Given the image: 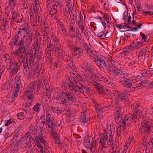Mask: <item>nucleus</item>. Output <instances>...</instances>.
<instances>
[{
    "mask_svg": "<svg viewBox=\"0 0 153 153\" xmlns=\"http://www.w3.org/2000/svg\"><path fill=\"white\" fill-rule=\"evenodd\" d=\"M83 88L84 93L85 92L86 94H88L90 92L91 90V88L89 84L87 85H83Z\"/></svg>",
    "mask_w": 153,
    "mask_h": 153,
    "instance_id": "37",
    "label": "nucleus"
},
{
    "mask_svg": "<svg viewBox=\"0 0 153 153\" xmlns=\"http://www.w3.org/2000/svg\"><path fill=\"white\" fill-rule=\"evenodd\" d=\"M132 115L134 121L136 122L137 119L143 117V114L139 108L135 107L133 110Z\"/></svg>",
    "mask_w": 153,
    "mask_h": 153,
    "instance_id": "6",
    "label": "nucleus"
},
{
    "mask_svg": "<svg viewBox=\"0 0 153 153\" xmlns=\"http://www.w3.org/2000/svg\"><path fill=\"white\" fill-rule=\"evenodd\" d=\"M78 25V27L79 28L80 30L82 31V32H83V30H84V26L83 25V22H79V23H77Z\"/></svg>",
    "mask_w": 153,
    "mask_h": 153,
    "instance_id": "61",
    "label": "nucleus"
},
{
    "mask_svg": "<svg viewBox=\"0 0 153 153\" xmlns=\"http://www.w3.org/2000/svg\"><path fill=\"white\" fill-rule=\"evenodd\" d=\"M25 37V33H24L22 38H20V39L18 35H15L13 37L12 39L13 43L16 46L21 47L22 45V47H25V42L24 38Z\"/></svg>",
    "mask_w": 153,
    "mask_h": 153,
    "instance_id": "3",
    "label": "nucleus"
},
{
    "mask_svg": "<svg viewBox=\"0 0 153 153\" xmlns=\"http://www.w3.org/2000/svg\"><path fill=\"white\" fill-rule=\"evenodd\" d=\"M26 114L24 112H20L17 114V118L19 120H22L24 119L25 115Z\"/></svg>",
    "mask_w": 153,
    "mask_h": 153,
    "instance_id": "46",
    "label": "nucleus"
},
{
    "mask_svg": "<svg viewBox=\"0 0 153 153\" xmlns=\"http://www.w3.org/2000/svg\"><path fill=\"white\" fill-rule=\"evenodd\" d=\"M126 73L124 71H123L119 69H115L114 72V74H113L114 76L116 75L119 76V75H123L124 76L125 75Z\"/></svg>",
    "mask_w": 153,
    "mask_h": 153,
    "instance_id": "35",
    "label": "nucleus"
},
{
    "mask_svg": "<svg viewBox=\"0 0 153 153\" xmlns=\"http://www.w3.org/2000/svg\"><path fill=\"white\" fill-rule=\"evenodd\" d=\"M23 105L25 107L23 108V109L25 111V113L26 114V112L28 111L30 109V107L31 106V103H30V102L25 103Z\"/></svg>",
    "mask_w": 153,
    "mask_h": 153,
    "instance_id": "41",
    "label": "nucleus"
},
{
    "mask_svg": "<svg viewBox=\"0 0 153 153\" xmlns=\"http://www.w3.org/2000/svg\"><path fill=\"white\" fill-rule=\"evenodd\" d=\"M72 74L74 75V76L75 78L77 79L78 80L81 81H84V80H83V78L79 75L78 74H75V73H72Z\"/></svg>",
    "mask_w": 153,
    "mask_h": 153,
    "instance_id": "53",
    "label": "nucleus"
},
{
    "mask_svg": "<svg viewBox=\"0 0 153 153\" xmlns=\"http://www.w3.org/2000/svg\"><path fill=\"white\" fill-rule=\"evenodd\" d=\"M89 118L86 111H84L81 114L80 121L81 123L85 124V123L88 122L89 121Z\"/></svg>",
    "mask_w": 153,
    "mask_h": 153,
    "instance_id": "15",
    "label": "nucleus"
},
{
    "mask_svg": "<svg viewBox=\"0 0 153 153\" xmlns=\"http://www.w3.org/2000/svg\"><path fill=\"white\" fill-rule=\"evenodd\" d=\"M136 58H137L135 56L133 57L131 62L128 63L127 65L130 67L131 66H132L133 65H134L136 63L135 60Z\"/></svg>",
    "mask_w": 153,
    "mask_h": 153,
    "instance_id": "54",
    "label": "nucleus"
},
{
    "mask_svg": "<svg viewBox=\"0 0 153 153\" xmlns=\"http://www.w3.org/2000/svg\"><path fill=\"white\" fill-rule=\"evenodd\" d=\"M37 82L33 81L31 82L30 84L28 85L30 86L32 89H35V88L36 86Z\"/></svg>",
    "mask_w": 153,
    "mask_h": 153,
    "instance_id": "62",
    "label": "nucleus"
},
{
    "mask_svg": "<svg viewBox=\"0 0 153 153\" xmlns=\"http://www.w3.org/2000/svg\"><path fill=\"white\" fill-rule=\"evenodd\" d=\"M40 104L38 103L33 107V110L35 112H39L40 111Z\"/></svg>",
    "mask_w": 153,
    "mask_h": 153,
    "instance_id": "52",
    "label": "nucleus"
},
{
    "mask_svg": "<svg viewBox=\"0 0 153 153\" xmlns=\"http://www.w3.org/2000/svg\"><path fill=\"white\" fill-rule=\"evenodd\" d=\"M112 102L113 105L115 107V108H117L118 107L120 108L122 107L120 101L117 98H115V100Z\"/></svg>",
    "mask_w": 153,
    "mask_h": 153,
    "instance_id": "32",
    "label": "nucleus"
},
{
    "mask_svg": "<svg viewBox=\"0 0 153 153\" xmlns=\"http://www.w3.org/2000/svg\"><path fill=\"white\" fill-rule=\"evenodd\" d=\"M138 63H141L143 62L145 59V56H138Z\"/></svg>",
    "mask_w": 153,
    "mask_h": 153,
    "instance_id": "63",
    "label": "nucleus"
},
{
    "mask_svg": "<svg viewBox=\"0 0 153 153\" xmlns=\"http://www.w3.org/2000/svg\"><path fill=\"white\" fill-rule=\"evenodd\" d=\"M26 34V37L27 36V39L26 41L27 43L29 44L31 43L33 40V33H32L31 31H30L25 33Z\"/></svg>",
    "mask_w": 153,
    "mask_h": 153,
    "instance_id": "25",
    "label": "nucleus"
},
{
    "mask_svg": "<svg viewBox=\"0 0 153 153\" xmlns=\"http://www.w3.org/2000/svg\"><path fill=\"white\" fill-rule=\"evenodd\" d=\"M21 65L20 63L17 62L16 61L14 60L13 64L8 68L9 69L11 70L10 74L13 75L16 74L20 69Z\"/></svg>",
    "mask_w": 153,
    "mask_h": 153,
    "instance_id": "7",
    "label": "nucleus"
},
{
    "mask_svg": "<svg viewBox=\"0 0 153 153\" xmlns=\"http://www.w3.org/2000/svg\"><path fill=\"white\" fill-rule=\"evenodd\" d=\"M146 52V49L143 48L142 49L139 53L138 56H145Z\"/></svg>",
    "mask_w": 153,
    "mask_h": 153,
    "instance_id": "59",
    "label": "nucleus"
},
{
    "mask_svg": "<svg viewBox=\"0 0 153 153\" xmlns=\"http://www.w3.org/2000/svg\"><path fill=\"white\" fill-rule=\"evenodd\" d=\"M28 131L27 133L25 134L26 137H30L34 139L35 137V135H36V133L37 132V129L35 126L33 125H31L28 128Z\"/></svg>",
    "mask_w": 153,
    "mask_h": 153,
    "instance_id": "8",
    "label": "nucleus"
},
{
    "mask_svg": "<svg viewBox=\"0 0 153 153\" xmlns=\"http://www.w3.org/2000/svg\"><path fill=\"white\" fill-rule=\"evenodd\" d=\"M64 55L62 61L65 62V64L69 63V62L73 61L72 58L68 54L67 52L65 53H64Z\"/></svg>",
    "mask_w": 153,
    "mask_h": 153,
    "instance_id": "23",
    "label": "nucleus"
},
{
    "mask_svg": "<svg viewBox=\"0 0 153 153\" xmlns=\"http://www.w3.org/2000/svg\"><path fill=\"white\" fill-rule=\"evenodd\" d=\"M100 147L101 148L100 153H106L107 148L105 145H101Z\"/></svg>",
    "mask_w": 153,
    "mask_h": 153,
    "instance_id": "64",
    "label": "nucleus"
},
{
    "mask_svg": "<svg viewBox=\"0 0 153 153\" xmlns=\"http://www.w3.org/2000/svg\"><path fill=\"white\" fill-rule=\"evenodd\" d=\"M19 29L20 30L25 31V33L30 31V27L28 23L25 22L19 26Z\"/></svg>",
    "mask_w": 153,
    "mask_h": 153,
    "instance_id": "17",
    "label": "nucleus"
},
{
    "mask_svg": "<svg viewBox=\"0 0 153 153\" xmlns=\"http://www.w3.org/2000/svg\"><path fill=\"white\" fill-rule=\"evenodd\" d=\"M129 78L131 82V86H133V84H134L138 81V80L136 79V77H135L134 76H132Z\"/></svg>",
    "mask_w": 153,
    "mask_h": 153,
    "instance_id": "50",
    "label": "nucleus"
},
{
    "mask_svg": "<svg viewBox=\"0 0 153 153\" xmlns=\"http://www.w3.org/2000/svg\"><path fill=\"white\" fill-rule=\"evenodd\" d=\"M134 120L133 117L131 114H128L126 115L123 119H122L120 121L119 123H120L121 126L122 124L125 126H128L131 125L133 120Z\"/></svg>",
    "mask_w": 153,
    "mask_h": 153,
    "instance_id": "4",
    "label": "nucleus"
},
{
    "mask_svg": "<svg viewBox=\"0 0 153 153\" xmlns=\"http://www.w3.org/2000/svg\"><path fill=\"white\" fill-rule=\"evenodd\" d=\"M42 16L40 15H39L38 13H36V22L37 25L39 26L41 25L42 22Z\"/></svg>",
    "mask_w": 153,
    "mask_h": 153,
    "instance_id": "24",
    "label": "nucleus"
},
{
    "mask_svg": "<svg viewBox=\"0 0 153 153\" xmlns=\"http://www.w3.org/2000/svg\"><path fill=\"white\" fill-rule=\"evenodd\" d=\"M94 107L95 108L96 112L97 114H100V113L105 111L104 108L102 107L101 108V107H99L98 106L96 105Z\"/></svg>",
    "mask_w": 153,
    "mask_h": 153,
    "instance_id": "38",
    "label": "nucleus"
},
{
    "mask_svg": "<svg viewBox=\"0 0 153 153\" xmlns=\"http://www.w3.org/2000/svg\"><path fill=\"white\" fill-rule=\"evenodd\" d=\"M126 92V90L125 91L119 92L117 93L118 97L123 102H125L128 100Z\"/></svg>",
    "mask_w": 153,
    "mask_h": 153,
    "instance_id": "16",
    "label": "nucleus"
},
{
    "mask_svg": "<svg viewBox=\"0 0 153 153\" xmlns=\"http://www.w3.org/2000/svg\"><path fill=\"white\" fill-rule=\"evenodd\" d=\"M107 145L111 146L113 145L114 139L113 137H110L108 139V138L107 139Z\"/></svg>",
    "mask_w": 153,
    "mask_h": 153,
    "instance_id": "57",
    "label": "nucleus"
},
{
    "mask_svg": "<svg viewBox=\"0 0 153 153\" xmlns=\"http://www.w3.org/2000/svg\"><path fill=\"white\" fill-rule=\"evenodd\" d=\"M82 68L87 73L90 75H94V68L90 63L85 62L84 65L82 67Z\"/></svg>",
    "mask_w": 153,
    "mask_h": 153,
    "instance_id": "9",
    "label": "nucleus"
},
{
    "mask_svg": "<svg viewBox=\"0 0 153 153\" xmlns=\"http://www.w3.org/2000/svg\"><path fill=\"white\" fill-rule=\"evenodd\" d=\"M44 113L40 116L42 123L45 125L46 124L48 125L51 124V123L53 122L51 120V112L50 108H47L46 114H45V110H44Z\"/></svg>",
    "mask_w": 153,
    "mask_h": 153,
    "instance_id": "2",
    "label": "nucleus"
},
{
    "mask_svg": "<svg viewBox=\"0 0 153 153\" xmlns=\"http://www.w3.org/2000/svg\"><path fill=\"white\" fill-rule=\"evenodd\" d=\"M83 85L79 81H77L76 83L74 85L73 89H71L70 90L71 91L74 90L75 92H78L79 94H83L84 91L83 88Z\"/></svg>",
    "mask_w": 153,
    "mask_h": 153,
    "instance_id": "11",
    "label": "nucleus"
},
{
    "mask_svg": "<svg viewBox=\"0 0 153 153\" xmlns=\"http://www.w3.org/2000/svg\"><path fill=\"white\" fill-rule=\"evenodd\" d=\"M84 44V48L87 52L89 54H91L92 53V50L91 49V46L90 44H87L85 42H83Z\"/></svg>",
    "mask_w": 153,
    "mask_h": 153,
    "instance_id": "29",
    "label": "nucleus"
},
{
    "mask_svg": "<svg viewBox=\"0 0 153 153\" xmlns=\"http://www.w3.org/2000/svg\"><path fill=\"white\" fill-rule=\"evenodd\" d=\"M64 65L66 69L68 71H70L71 69H72L75 71L76 69L75 63L73 61L70 62L69 63L65 64Z\"/></svg>",
    "mask_w": 153,
    "mask_h": 153,
    "instance_id": "19",
    "label": "nucleus"
},
{
    "mask_svg": "<svg viewBox=\"0 0 153 153\" xmlns=\"http://www.w3.org/2000/svg\"><path fill=\"white\" fill-rule=\"evenodd\" d=\"M33 10L34 11V12L35 13H36V12H39L41 11V8L38 5V3H35L34 5V4H33Z\"/></svg>",
    "mask_w": 153,
    "mask_h": 153,
    "instance_id": "42",
    "label": "nucleus"
},
{
    "mask_svg": "<svg viewBox=\"0 0 153 153\" xmlns=\"http://www.w3.org/2000/svg\"><path fill=\"white\" fill-rule=\"evenodd\" d=\"M149 71L147 69L143 70L141 71V73L143 76L146 77L149 75Z\"/></svg>",
    "mask_w": 153,
    "mask_h": 153,
    "instance_id": "49",
    "label": "nucleus"
},
{
    "mask_svg": "<svg viewBox=\"0 0 153 153\" xmlns=\"http://www.w3.org/2000/svg\"><path fill=\"white\" fill-rule=\"evenodd\" d=\"M134 45L136 48H138L143 46V43L142 42H140L136 41Z\"/></svg>",
    "mask_w": 153,
    "mask_h": 153,
    "instance_id": "60",
    "label": "nucleus"
},
{
    "mask_svg": "<svg viewBox=\"0 0 153 153\" xmlns=\"http://www.w3.org/2000/svg\"><path fill=\"white\" fill-rule=\"evenodd\" d=\"M113 106V103H111V102H108L105 105H104V107L103 108H104L105 110H108L109 108H112Z\"/></svg>",
    "mask_w": 153,
    "mask_h": 153,
    "instance_id": "51",
    "label": "nucleus"
},
{
    "mask_svg": "<svg viewBox=\"0 0 153 153\" xmlns=\"http://www.w3.org/2000/svg\"><path fill=\"white\" fill-rule=\"evenodd\" d=\"M26 51L25 47H22V45L21 47H19L17 49L15 50L12 53V54L13 55V57L17 58L19 57V52L21 53H24Z\"/></svg>",
    "mask_w": 153,
    "mask_h": 153,
    "instance_id": "12",
    "label": "nucleus"
},
{
    "mask_svg": "<svg viewBox=\"0 0 153 153\" xmlns=\"http://www.w3.org/2000/svg\"><path fill=\"white\" fill-rule=\"evenodd\" d=\"M122 114V112L115 111L114 113L115 120H119L121 118Z\"/></svg>",
    "mask_w": 153,
    "mask_h": 153,
    "instance_id": "45",
    "label": "nucleus"
},
{
    "mask_svg": "<svg viewBox=\"0 0 153 153\" xmlns=\"http://www.w3.org/2000/svg\"><path fill=\"white\" fill-rule=\"evenodd\" d=\"M107 133L106 131H105L104 132L103 134L102 135V137H100V143H101V145H105L106 144V140H107V138H108Z\"/></svg>",
    "mask_w": 153,
    "mask_h": 153,
    "instance_id": "22",
    "label": "nucleus"
},
{
    "mask_svg": "<svg viewBox=\"0 0 153 153\" xmlns=\"http://www.w3.org/2000/svg\"><path fill=\"white\" fill-rule=\"evenodd\" d=\"M94 107L95 108L96 112L97 114H100V113L105 111L104 108L102 107L101 108V107H99L98 106L96 105Z\"/></svg>",
    "mask_w": 153,
    "mask_h": 153,
    "instance_id": "39",
    "label": "nucleus"
},
{
    "mask_svg": "<svg viewBox=\"0 0 153 153\" xmlns=\"http://www.w3.org/2000/svg\"><path fill=\"white\" fill-rule=\"evenodd\" d=\"M73 51H74L73 53L74 56H76L77 57H79V56H82L83 54L82 49L79 47H74Z\"/></svg>",
    "mask_w": 153,
    "mask_h": 153,
    "instance_id": "18",
    "label": "nucleus"
},
{
    "mask_svg": "<svg viewBox=\"0 0 153 153\" xmlns=\"http://www.w3.org/2000/svg\"><path fill=\"white\" fill-rule=\"evenodd\" d=\"M52 45L51 43V41H48L47 43V47L46 49V51H50L52 50Z\"/></svg>",
    "mask_w": 153,
    "mask_h": 153,
    "instance_id": "55",
    "label": "nucleus"
},
{
    "mask_svg": "<svg viewBox=\"0 0 153 153\" xmlns=\"http://www.w3.org/2000/svg\"><path fill=\"white\" fill-rule=\"evenodd\" d=\"M65 95L71 102H73L75 100L74 95L73 94L69 91L67 92Z\"/></svg>",
    "mask_w": 153,
    "mask_h": 153,
    "instance_id": "33",
    "label": "nucleus"
},
{
    "mask_svg": "<svg viewBox=\"0 0 153 153\" xmlns=\"http://www.w3.org/2000/svg\"><path fill=\"white\" fill-rule=\"evenodd\" d=\"M24 74L27 77L30 78L31 77H33L36 74V70L33 68H29L27 70L24 71Z\"/></svg>",
    "mask_w": 153,
    "mask_h": 153,
    "instance_id": "14",
    "label": "nucleus"
},
{
    "mask_svg": "<svg viewBox=\"0 0 153 153\" xmlns=\"http://www.w3.org/2000/svg\"><path fill=\"white\" fill-rule=\"evenodd\" d=\"M67 100L66 99L59 97L57 99V102L60 104H65L67 103Z\"/></svg>",
    "mask_w": 153,
    "mask_h": 153,
    "instance_id": "40",
    "label": "nucleus"
},
{
    "mask_svg": "<svg viewBox=\"0 0 153 153\" xmlns=\"http://www.w3.org/2000/svg\"><path fill=\"white\" fill-rule=\"evenodd\" d=\"M121 124H119L116 127V133L117 134L116 137L118 140H121L122 138V133L121 131Z\"/></svg>",
    "mask_w": 153,
    "mask_h": 153,
    "instance_id": "20",
    "label": "nucleus"
},
{
    "mask_svg": "<svg viewBox=\"0 0 153 153\" xmlns=\"http://www.w3.org/2000/svg\"><path fill=\"white\" fill-rule=\"evenodd\" d=\"M109 59L108 56L101 55L98 57L97 56L94 58L93 61L100 70L101 69L106 68V67H109L110 64L108 63Z\"/></svg>",
    "mask_w": 153,
    "mask_h": 153,
    "instance_id": "1",
    "label": "nucleus"
},
{
    "mask_svg": "<svg viewBox=\"0 0 153 153\" xmlns=\"http://www.w3.org/2000/svg\"><path fill=\"white\" fill-rule=\"evenodd\" d=\"M137 39L136 40H134L133 41V43H131L129 46H126L125 48H124V52H129L132 50H133L134 49L135 43L136 41H137Z\"/></svg>",
    "mask_w": 153,
    "mask_h": 153,
    "instance_id": "21",
    "label": "nucleus"
},
{
    "mask_svg": "<svg viewBox=\"0 0 153 153\" xmlns=\"http://www.w3.org/2000/svg\"><path fill=\"white\" fill-rule=\"evenodd\" d=\"M10 83L9 82H6L2 86V90H7L10 89L11 87Z\"/></svg>",
    "mask_w": 153,
    "mask_h": 153,
    "instance_id": "36",
    "label": "nucleus"
},
{
    "mask_svg": "<svg viewBox=\"0 0 153 153\" xmlns=\"http://www.w3.org/2000/svg\"><path fill=\"white\" fill-rule=\"evenodd\" d=\"M33 139L30 137H26V135L22 138V145L25 148H26L27 147H31V142L33 140Z\"/></svg>",
    "mask_w": 153,
    "mask_h": 153,
    "instance_id": "10",
    "label": "nucleus"
},
{
    "mask_svg": "<svg viewBox=\"0 0 153 153\" xmlns=\"http://www.w3.org/2000/svg\"><path fill=\"white\" fill-rule=\"evenodd\" d=\"M108 32V31L107 30H104L103 32L99 33L97 34V36L99 38H102L105 37L106 34Z\"/></svg>",
    "mask_w": 153,
    "mask_h": 153,
    "instance_id": "43",
    "label": "nucleus"
},
{
    "mask_svg": "<svg viewBox=\"0 0 153 153\" xmlns=\"http://www.w3.org/2000/svg\"><path fill=\"white\" fill-rule=\"evenodd\" d=\"M94 86L95 88L98 90V91H100V93H105L104 89L103 88L102 85H100L99 83L96 82V83L94 84Z\"/></svg>",
    "mask_w": 153,
    "mask_h": 153,
    "instance_id": "34",
    "label": "nucleus"
},
{
    "mask_svg": "<svg viewBox=\"0 0 153 153\" xmlns=\"http://www.w3.org/2000/svg\"><path fill=\"white\" fill-rule=\"evenodd\" d=\"M28 102L31 103L34 101V99L33 98V96L32 93L28 94L27 95Z\"/></svg>",
    "mask_w": 153,
    "mask_h": 153,
    "instance_id": "44",
    "label": "nucleus"
},
{
    "mask_svg": "<svg viewBox=\"0 0 153 153\" xmlns=\"http://www.w3.org/2000/svg\"><path fill=\"white\" fill-rule=\"evenodd\" d=\"M34 90V89H32L31 87L29 85H28L27 87L26 91H25V94H30V93H32V92Z\"/></svg>",
    "mask_w": 153,
    "mask_h": 153,
    "instance_id": "58",
    "label": "nucleus"
},
{
    "mask_svg": "<svg viewBox=\"0 0 153 153\" xmlns=\"http://www.w3.org/2000/svg\"><path fill=\"white\" fill-rule=\"evenodd\" d=\"M3 56L6 63V65L7 67H8L9 68L10 66L13 64V61L10 56L7 54H4Z\"/></svg>",
    "mask_w": 153,
    "mask_h": 153,
    "instance_id": "13",
    "label": "nucleus"
},
{
    "mask_svg": "<svg viewBox=\"0 0 153 153\" xmlns=\"http://www.w3.org/2000/svg\"><path fill=\"white\" fill-rule=\"evenodd\" d=\"M64 53H66V52L65 51H63L62 52H58L56 53V56L58 60L61 62L63 60V58L64 56Z\"/></svg>",
    "mask_w": 153,
    "mask_h": 153,
    "instance_id": "31",
    "label": "nucleus"
},
{
    "mask_svg": "<svg viewBox=\"0 0 153 153\" xmlns=\"http://www.w3.org/2000/svg\"><path fill=\"white\" fill-rule=\"evenodd\" d=\"M65 83L66 85H68L69 89H73L74 85L77 82L75 78L73 76L67 75L65 76Z\"/></svg>",
    "mask_w": 153,
    "mask_h": 153,
    "instance_id": "5",
    "label": "nucleus"
},
{
    "mask_svg": "<svg viewBox=\"0 0 153 153\" xmlns=\"http://www.w3.org/2000/svg\"><path fill=\"white\" fill-rule=\"evenodd\" d=\"M35 43L33 48L34 51L38 50L39 49L40 46V42L39 40H36L35 41Z\"/></svg>",
    "mask_w": 153,
    "mask_h": 153,
    "instance_id": "47",
    "label": "nucleus"
},
{
    "mask_svg": "<svg viewBox=\"0 0 153 153\" xmlns=\"http://www.w3.org/2000/svg\"><path fill=\"white\" fill-rule=\"evenodd\" d=\"M125 79L124 80L120 82L121 84L124 87H128L129 88L131 85V82L129 78L124 77Z\"/></svg>",
    "mask_w": 153,
    "mask_h": 153,
    "instance_id": "26",
    "label": "nucleus"
},
{
    "mask_svg": "<svg viewBox=\"0 0 153 153\" xmlns=\"http://www.w3.org/2000/svg\"><path fill=\"white\" fill-rule=\"evenodd\" d=\"M76 12V11H71L70 17L71 18V24L74 25L75 24V21L77 19Z\"/></svg>",
    "mask_w": 153,
    "mask_h": 153,
    "instance_id": "30",
    "label": "nucleus"
},
{
    "mask_svg": "<svg viewBox=\"0 0 153 153\" xmlns=\"http://www.w3.org/2000/svg\"><path fill=\"white\" fill-rule=\"evenodd\" d=\"M141 125L143 127H144V129L151 128L152 126L151 123L149 121L146 120L144 119H143L141 122Z\"/></svg>",
    "mask_w": 153,
    "mask_h": 153,
    "instance_id": "27",
    "label": "nucleus"
},
{
    "mask_svg": "<svg viewBox=\"0 0 153 153\" xmlns=\"http://www.w3.org/2000/svg\"><path fill=\"white\" fill-rule=\"evenodd\" d=\"M58 5L59 4L57 2V3H55L53 5V7L51 8L49 12L50 15L51 14V15H54L57 13L58 10H57V9Z\"/></svg>",
    "mask_w": 153,
    "mask_h": 153,
    "instance_id": "28",
    "label": "nucleus"
},
{
    "mask_svg": "<svg viewBox=\"0 0 153 153\" xmlns=\"http://www.w3.org/2000/svg\"><path fill=\"white\" fill-rule=\"evenodd\" d=\"M138 88L137 87V86L136 85H134V86H133V85H131L130 86L129 88H127L126 90V91H130L131 92H133L135 91L136 89H137Z\"/></svg>",
    "mask_w": 153,
    "mask_h": 153,
    "instance_id": "48",
    "label": "nucleus"
},
{
    "mask_svg": "<svg viewBox=\"0 0 153 153\" xmlns=\"http://www.w3.org/2000/svg\"><path fill=\"white\" fill-rule=\"evenodd\" d=\"M61 29L62 31V32L64 35L65 36H68L67 32L65 28V26L62 25L61 26Z\"/></svg>",
    "mask_w": 153,
    "mask_h": 153,
    "instance_id": "56",
    "label": "nucleus"
}]
</instances>
